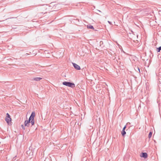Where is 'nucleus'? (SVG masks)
Segmentation results:
<instances>
[{
    "label": "nucleus",
    "mask_w": 161,
    "mask_h": 161,
    "mask_svg": "<svg viewBox=\"0 0 161 161\" xmlns=\"http://www.w3.org/2000/svg\"><path fill=\"white\" fill-rule=\"evenodd\" d=\"M35 116V113L34 112H32L30 117L28 120H25V126L28 127L30 125V123H31V126L34 124V118Z\"/></svg>",
    "instance_id": "1"
},
{
    "label": "nucleus",
    "mask_w": 161,
    "mask_h": 161,
    "mask_svg": "<svg viewBox=\"0 0 161 161\" xmlns=\"http://www.w3.org/2000/svg\"><path fill=\"white\" fill-rule=\"evenodd\" d=\"M63 84L67 86L73 88L75 87V84L73 83H72L69 82L64 81L63 82Z\"/></svg>",
    "instance_id": "2"
},
{
    "label": "nucleus",
    "mask_w": 161,
    "mask_h": 161,
    "mask_svg": "<svg viewBox=\"0 0 161 161\" xmlns=\"http://www.w3.org/2000/svg\"><path fill=\"white\" fill-rule=\"evenodd\" d=\"M5 120L8 125L11 122V119L10 117V116L8 113L6 114V117L5 118Z\"/></svg>",
    "instance_id": "3"
},
{
    "label": "nucleus",
    "mask_w": 161,
    "mask_h": 161,
    "mask_svg": "<svg viewBox=\"0 0 161 161\" xmlns=\"http://www.w3.org/2000/svg\"><path fill=\"white\" fill-rule=\"evenodd\" d=\"M140 156L141 157L146 158L147 157V154L146 153H141Z\"/></svg>",
    "instance_id": "4"
},
{
    "label": "nucleus",
    "mask_w": 161,
    "mask_h": 161,
    "mask_svg": "<svg viewBox=\"0 0 161 161\" xmlns=\"http://www.w3.org/2000/svg\"><path fill=\"white\" fill-rule=\"evenodd\" d=\"M75 69L77 70H80V67L76 64L72 63Z\"/></svg>",
    "instance_id": "5"
},
{
    "label": "nucleus",
    "mask_w": 161,
    "mask_h": 161,
    "mask_svg": "<svg viewBox=\"0 0 161 161\" xmlns=\"http://www.w3.org/2000/svg\"><path fill=\"white\" fill-rule=\"evenodd\" d=\"M42 79V78L40 77H36L34 78V80L35 81H38Z\"/></svg>",
    "instance_id": "6"
},
{
    "label": "nucleus",
    "mask_w": 161,
    "mask_h": 161,
    "mask_svg": "<svg viewBox=\"0 0 161 161\" xmlns=\"http://www.w3.org/2000/svg\"><path fill=\"white\" fill-rule=\"evenodd\" d=\"M87 28H89V29H94V28H93V26H92L91 25H87Z\"/></svg>",
    "instance_id": "7"
},
{
    "label": "nucleus",
    "mask_w": 161,
    "mask_h": 161,
    "mask_svg": "<svg viewBox=\"0 0 161 161\" xmlns=\"http://www.w3.org/2000/svg\"><path fill=\"white\" fill-rule=\"evenodd\" d=\"M126 133L125 130H122L121 132V134L122 136H124L125 134Z\"/></svg>",
    "instance_id": "8"
},
{
    "label": "nucleus",
    "mask_w": 161,
    "mask_h": 161,
    "mask_svg": "<svg viewBox=\"0 0 161 161\" xmlns=\"http://www.w3.org/2000/svg\"><path fill=\"white\" fill-rule=\"evenodd\" d=\"M157 51L158 52H159L161 50V46L158 48H157Z\"/></svg>",
    "instance_id": "9"
},
{
    "label": "nucleus",
    "mask_w": 161,
    "mask_h": 161,
    "mask_svg": "<svg viewBox=\"0 0 161 161\" xmlns=\"http://www.w3.org/2000/svg\"><path fill=\"white\" fill-rule=\"evenodd\" d=\"M152 135V132H149V135H148L149 138H150L151 137Z\"/></svg>",
    "instance_id": "10"
},
{
    "label": "nucleus",
    "mask_w": 161,
    "mask_h": 161,
    "mask_svg": "<svg viewBox=\"0 0 161 161\" xmlns=\"http://www.w3.org/2000/svg\"><path fill=\"white\" fill-rule=\"evenodd\" d=\"M126 126H125L124 127V128H123V130H125V128H126Z\"/></svg>",
    "instance_id": "11"
},
{
    "label": "nucleus",
    "mask_w": 161,
    "mask_h": 161,
    "mask_svg": "<svg viewBox=\"0 0 161 161\" xmlns=\"http://www.w3.org/2000/svg\"><path fill=\"white\" fill-rule=\"evenodd\" d=\"M108 22L110 25H111V22H110L109 21H108Z\"/></svg>",
    "instance_id": "12"
},
{
    "label": "nucleus",
    "mask_w": 161,
    "mask_h": 161,
    "mask_svg": "<svg viewBox=\"0 0 161 161\" xmlns=\"http://www.w3.org/2000/svg\"><path fill=\"white\" fill-rule=\"evenodd\" d=\"M137 69H138V70L139 71V72H140V69H139V68H138Z\"/></svg>",
    "instance_id": "13"
},
{
    "label": "nucleus",
    "mask_w": 161,
    "mask_h": 161,
    "mask_svg": "<svg viewBox=\"0 0 161 161\" xmlns=\"http://www.w3.org/2000/svg\"><path fill=\"white\" fill-rule=\"evenodd\" d=\"M22 128H23V127H24V126L23 125H22Z\"/></svg>",
    "instance_id": "14"
},
{
    "label": "nucleus",
    "mask_w": 161,
    "mask_h": 161,
    "mask_svg": "<svg viewBox=\"0 0 161 161\" xmlns=\"http://www.w3.org/2000/svg\"><path fill=\"white\" fill-rule=\"evenodd\" d=\"M97 11H98L99 12H101V11H100L99 10H97Z\"/></svg>",
    "instance_id": "15"
}]
</instances>
